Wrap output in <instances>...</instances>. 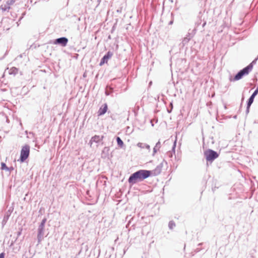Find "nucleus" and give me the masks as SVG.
Wrapping results in <instances>:
<instances>
[{
    "mask_svg": "<svg viewBox=\"0 0 258 258\" xmlns=\"http://www.w3.org/2000/svg\"><path fill=\"white\" fill-rule=\"evenodd\" d=\"M192 37H190V35L189 33H187L185 37L183 38L182 41V46H184L185 45H186L188 42L189 41V40L192 38Z\"/></svg>",
    "mask_w": 258,
    "mask_h": 258,
    "instance_id": "4468645a",
    "label": "nucleus"
},
{
    "mask_svg": "<svg viewBox=\"0 0 258 258\" xmlns=\"http://www.w3.org/2000/svg\"><path fill=\"white\" fill-rule=\"evenodd\" d=\"M197 30V28L195 27L194 29H192L191 32H188V33H189L190 35V37H193L195 34L196 33ZM190 30H189L190 31Z\"/></svg>",
    "mask_w": 258,
    "mask_h": 258,
    "instance_id": "5701e85b",
    "label": "nucleus"
},
{
    "mask_svg": "<svg viewBox=\"0 0 258 258\" xmlns=\"http://www.w3.org/2000/svg\"><path fill=\"white\" fill-rule=\"evenodd\" d=\"M175 223L173 220H171L169 222L168 228L170 230H172L175 227Z\"/></svg>",
    "mask_w": 258,
    "mask_h": 258,
    "instance_id": "412c9836",
    "label": "nucleus"
},
{
    "mask_svg": "<svg viewBox=\"0 0 258 258\" xmlns=\"http://www.w3.org/2000/svg\"><path fill=\"white\" fill-rule=\"evenodd\" d=\"M83 197L80 195L81 198L84 201L83 202L87 205H93L98 200L99 195H82Z\"/></svg>",
    "mask_w": 258,
    "mask_h": 258,
    "instance_id": "7ed1b4c3",
    "label": "nucleus"
},
{
    "mask_svg": "<svg viewBox=\"0 0 258 258\" xmlns=\"http://www.w3.org/2000/svg\"><path fill=\"white\" fill-rule=\"evenodd\" d=\"M112 55H113V52L110 51H108L103 56V57L101 58V61H100V63H99V65L100 66H102L105 63H107V61H108V60L109 59H110L112 57Z\"/></svg>",
    "mask_w": 258,
    "mask_h": 258,
    "instance_id": "9d476101",
    "label": "nucleus"
},
{
    "mask_svg": "<svg viewBox=\"0 0 258 258\" xmlns=\"http://www.w3.org/2000/svg\"><path fill=\"white\" fill-rule=\"evenodd\" d=\"M21 231H22V230H20V231H18V232H17V235H18V236H20V235L21 234Z\"/></svg>",
    "mask_w": 258,
    "mask_h": 258,
    "instance_id": "7c9ffc66",
    "label": "nucleus"
},
{
    "mask_svg": "<svg viewBox=\"0 0 258 258\" xmlns=\"http://www.w3.org/2000/svg\"><path fill=\"white\" fill-rule=\"evenodd\" d=\"M201 250V248H197L196 249H195V251L196 252H199Z\"/></svg>",
    "mask_w": 258,
    "mask_h": 258,
    "instance_id": "c85d7f7f",
    "label": "nucleus"
},
{
    "mask_svg": "<svg viewBox=\"0 0 258 258\" xmlns=\"http://www.w3.org/2000/svg\"><path fill=\"white\" fill-rule=\"evenodd\" d=\"M150 122H151V123L152 126H154V124H153V120H150Z\"/></svg>",
    "mask_w": 258,
    "mask_h": 258,
    "instance_id": "473e14b6",
    "label": "nucleus"
},
{
    "mask_svg": "<svg viewBox=\"0 0 258 258\" xmlns=\"http://www.w3.org/2000/svg\"><path fill=\"white\" fill-rule=\"evenodd\" d=\"M170 105L172 107V103H170Z\"/></svg>",
    "mask_w": 258,
    "mask_h": 258,
    "instance_id": "f704fd0d",
    "label": "nucleus"
},
{
    "mask_svg": "<svg viewBox=\"0 0 258 258\" xmlns=\"http://www.w3.org/2000/svg\"><path fill=\"white\" fill-rule=\"evenodd\" d=\"M237 198V197L236 196L235 197H229L228 198V199L229 200H231L232 199H236Z\"/></svg>",
    "mask_w": 258,
    "mask_h": 258,
    "instance_id": "c756f323",
    "label": "nucleus"
},
{
    "mask_svg": "<svg viewBox=\"0 0 258 258\" xmlns=\"http://www.w3.org/2000/svg\"><path fill=\"white\" fill-rule=\"evenodd\" d=\"M10 8H11V7H9L6 4H4V5H2L0 6V10H1L3 12H6V11L9 12V11L10 9Z\"/></svg>",
    "mask_w": 258,
    "mask_h": 258,
    "instance_id": "f3484780",
    "label": "nucleus"
},
{
    "mask_svg": "<svg viewBox=\"0 0 258 258\" xmlns=\"http://www.w3.org/2000/svg\"><path fill=\"white\" fill-rule=\"evenodd\" d=\"M168 113H170L171 112V110H168Z\"/></svg>",
    "mask_w": 258,
    "mask_h": 258,
    "instance_id": "c9c22d12",
    "label": "nucleus"
},
{
    "mask_svg": "<svg viewBox=\"0 0 258 258\" xmlns=\"http://www.w3.org/2000/svg\"><path fill=\"white\" fill-rule=\"evenodd\" d=\"M137 146L138 147L141 148H146L147 149H148L149 151L150 150V146L147 144H146V143H139L138 144H137Z\"/></svg>",
    "mask_w": 258,
    "mask_h": 258,
    "instance_id": "2eb2a0df",
    "label": "nucleus"
},
{
    "mask_svg": "<svg viewBox=\"0 0 258 258\" xmlns=\"http://www.w3.org/2000/svg\"><path fill=\"white\" fill-rule=\"evenodd\" d=\"M30 154V146L28 145H25L23 146L20 153V157L19 161L21 162H24L29 157Z\"/></svg>",
    "mask_w": 258,
    "mask_h": 258,
    "instance_id": "423d86ee",
    "label": "nucleus"
},
{
    "mask_svg": "<svg viewBox=\"0 0 258 258\" xmlns=\"http://www.w3.org/2000/svg\"><path fill=\"white\" fill-rule=\"evenodd\" d=\"M107 109H108L107 104L106 103H104L103 105H102L100 107V108L97 112L98 115L101 116V115H104L107 112Z\"/></svg>",
    "mask_w": 258,
    "mask_h": 258,
    "instance_id": "f8f14e48",
    "label": "nucleus"
},
{
    "mask_svg": "<svg viewBox=\"0 0 258 258\" xmlns=\"http://www.w3.org/2000/svg\"><path fill=\"white\" fill-rule=\"evenodd\" d=\"M202 17H203V16H202L201 13L200 12L199 13V16H198V20H197V21H196V22L195 23V27H196L197 28H198V27L202 23V22L203 21ZM203 21H204V22H203V23L202 24V27L203 28H204L205 27V26L206 25V21H204V19H203Z\"/></svg>",
    "mask_w": 258,
    "mask_h": 258,
    "instance_id": "9b49d317",
    "label": "nucleus"
},
{
    "mask_svg": "<svg viewBox=\"0 0 258 258\" xmlns=\"http://www.w3.org/2000/svg\"><path fill=\"white\" fill-rule=\"evenodd\" d=\"M203 244V243H200L198 244V246H201Z\"/></svg>",
    "mask_w": 258,
    "mask_h": 258,
    "instance_id": "72a5a7b5",
    "label": "nucleus"
},
{
    "mask_svg": "<svg viewBox=\"0 0 258 258\" xmlns=\"http://www.w3.org/2000/svg\"><path fill=\"white\" fill-rule=\"evenodd\" d=\"M257 60V58H256L250 63H249L247 66L246 67H249L250 66V72L252 70L253 65L256 64Z\"/></svg>",
    "mask_w": 258,
    "mask_h": 258,
    "instance_id": "4be33fe9",
    "label": "nucleus"
},
{
    "mask_svg": "<svg viewBox=\"0 0 258 258\" xmlns=\"http://www.w3.org/2000/svg\"><path fill=\"white\" fill-rule=\"evenodd\" d=\"M1 169L3 170L7 171L9 170L8 167L6 165V163L4 162L1 163Z\"/></svg>",
    "mask_w": 258,
    "mask_h": 258,
    "instance_id": "b1692460",
    "label": "nucleus"
},
{
    "mask_svg": "<svg viewBox=\"0 0 258 258\" xmlns=\"http://www.w3.org/2000/svg\"><path fill=\"white\" fill-rule=\"evenodd\" d=\"M8 169H9V170H7V171H8L10 174L11 173L12 171H13L14 169V167L13 166H11L10 167H8Z\"/></svg>",
    "mask_w": 258,
    "mask_h": 258,
    "instance_id": "a878e982",
    "label": "nucleus"
},
{
    "mask_svg": "<svg viewBox=\"0 0 258 258\" xmlns=\"http://www.w3.org/2000/svg\"><path fill=\"white\" fill-rule=\"evenodd\" d=\"M68 42V39L66 37H61L56 39L54 40V44H59L61 46H66Z\"/></svg>",
    "mask_w": 258,
    "mask_h": 258,
    "instance_id": "1a4fd4ad",
    "label": "nucleus"
},
{
    "mask_svg": "<svg viewBox=\"0 0 258 258\" xmlns=\"http://www.w3.org/2000/svg\"><path fill=\"white\" fill-rule=\"evenodd\" d=\"M258 94V87L254 90V91L253 92L252 95L250 96L249 99H248L247 101V106L246 109L245 110V113L246 114H248L249 112V109L251 105L253 102L254 99L255 97V96Z\"/></svg>",
    "mask_w": 258,
    "mask_h": 258,
    "instance_id": "0eeeda50",
    "label": "nucleus"
},
{
    "mask_svg": "<svg viewBox=\"0 0 258 258\" xmlns=\"http://www.w3.org/2000/svg\"><path fill=\"white\" fill-rule=\"evenodd\" d=\"M86 194H89V191H87Z\"/></svg>",
    "mask_w": 258,
    "mask_h": 258,
    "instance_id": "e433bc0d",
    "label": "nucleus"
},
{
    "mask_svg": "<svg viewBox=\"0 0 258 258\" xmlns=\"http://www.w3.org/2000/svg\"><path fill=\"white\" fill-rule=\"evenodd\" d=\"M161 148V143L159 141L156 144L155 147L153 148V156L155 155L156 153H157V151H158L160 148Z\"/></svg>",
    "mask_w": 258,
    "mask_h": 258,
    "instance_id": "dca6fc26",
    "label": "nucleus"
},
{
    "mask_svg": "<svg viewBox=\"0 0 258 258\" xmlns=\"http://www.w3.org/2000/svg\"><path fill=\"white\" fill-rule=\"evenodd\" d=\"M204 156L208 162L212 163L219 156L218 153L212 149H208L204 152Z\"/></svg>",
    "mask_w": 258,
    "mask_h": 258,
    "instance_id": "20e7f679",
    "label": "nucleus"
},
{
    "mask_svg": "<svg viewBox=\"0 0 258 258\" xmlns=\"http://www.w3.org/2000/svg\"><path fill=\"white\" fill-rule=\"evenodd\" d=\"M103 138V136L100 137L99 136H98V135H95L94 136H93L91 138V140L89 141V144H90V146H91L92 145V143L93 142L98 143L100 141L102 140Z\"/></svg>",
    "mask_w": 258,
    "mask_h": 258,
    "instance_id": "ddd939ff",
    "label": "nucleus"
},
{
    "mask_svg": "<svg viewBox=\"0 0 258 258\" xmlns=\"http://www.w3.org/2000/svg\"><path fill=\"white\" fill-rule=\"evenodd\" d=\"M116 142L118 146L120 148H122L124 145L123 141L120 138V137H117L116 138Z\"/></svg>",
    "mask_w": 258,
    "mask_h": 258,
    "instance_id": "aec40b11",
    "label": "nucleus"
},
{
    "mask_svg": "<svg viewBox=\"0 0 258 258\" xmlns=\"http://www.w3.org/2000/svg\"><path fill=\"white\" fill-rule=\"evenodd\" d=\"M173 20H171L169 22V25H171L173 24Z\"/></svg>",
    "mask_w": 258,
    "mask_h": 258,
    "instance_id": "2f4dec72",
    "label": "nucleus"
},
{
    "mask_svg": "<svg viewBox=\"0 0 258 258\" xmlns=\"http://www.w3.org/2000/svg\"><path fill=\"white\" fill-rule=\"evenodd\" d=\"M15 2V0H7L6 4L11 7V6L13 5Z\"/></svg>",
    "mask_w": 258,
    "mask_h": 258,
    "instance_id": "393cba45",
    "label": "nucleus"
},
{
    "mask_svg": "<svg viewBox=\"0 0 258 258\" xmlns=\"http://www.w3.org/2000/svg\"><path fill=\"white\" fill-rule=\"evenodd\" d=\"M5 252H2L0 253V258H5Z\"/></svg>",
    "mask_w": 258,
    "mask_h": 258,
    "instance_id": "bb28decb",
    "label": "nucleus"
},
{
    "mask_svg": "<svg viewBox=\"0 0 258 258\" xmlns=\"http://www.w3.org/2000/svg\"><path fill=\"white\" fill-rule=\"evenodd\" d=\"M18 72V69L15 67H12L11 68L9 71V73L10 75H15Z\"/></svg>",
    "mask_w": 258,
    "mask_h": 258,
    "instance_id": "a211bd4d",
    "label": "nucleus"
},
{
    "mask_svg": "<svg viewBox=\"0 0 258 258\" xmlns=\"http://www.w3.org/2000/svg\"><path fill=\"white\" fill-rule=\"evenodd\" d=\"M151 174V171L147 170H139L132 174L128 179L130 183L134 184L148 178Z\"/></svg>",
    "mask_w": 258,
    "mask_h": 258,
    "instance_id": "f257e3e1",
    "label": "nucleus"
},
{
    "mask_svg": "<svg viewBox=\"0 0 258 258\" xmlns=\"http://www.w3.org/2000/svg\"><path fill=\"white\" fill-rule=\"evenodd\" d=\"M175 147H176V141L174 142L173 147H172V150L174 151V152H175L174 150H175Z\"/></svg>",
    "mask_w": 258,
    "mask_h": 258,
    "instance_id": "cd10ccee",
    "label": "nucleus"
},
{
    "mask_svg": "<svg viewBox=\"0 0 258 258\" xmlns=\"http://www.w3.org/2000/svg\"><path fill=\"white\" fill-rule=\"evenodd\" d=\"M250 66L249 67H245L243 69L239 71L234 76V78H230V81H235L240 80L243 76H246L250 72Z\"/></svg>",
    "mask_w": 258,
    "mask_h": 258,
    "instance_id": "39448f33",
    "label": "nucleus"
},
{
    "mask_svg": "<svg viewBox=\"0 0 258 258\" xmlns=\"http://www.w3.org/2000/svg\"><path fill=\"white\" fill-rule=\"evenodd\" d=\"M47 221V218L44 217L38 226L37 229V238L38 240V244H39L43 240L44 236V227L45 223Z\"/></svg>",
    "mask_w": 258,
    "mask_h": 258,
    "instance_id": "f03ea898",
    "label": "nucleus"
},
{
    "mask_svg": "<svg viewBox=\"0 0 258 258\" xmlns=\"http://www.w3.org/2000/svg\"><path fill=\"white\" fill-rule=\"evenodd\" d=\"M257 155H258V152H257Z\"/></svg>",
    "mask_w": 258,
    "mask_h": 258,
    "instance_id": "4c0bfd02",
    "label": "nucleus"
},
{
    "mask_svg": "<svg viewBox=\"0 0 258 258\" xmlns=\"http://www.w3.org/2000/svg\"><path fill=\"white\" fill-rule=\"evenodd\" d=\"M13 210L14 208L13 206H11L9 208V210L5 213L2 222V225L3 227H4V226L7 223V221L9 220V217H10Z\"/></svg>",
    "mask_w": 258,
    "mask_h": 258,
    "instance_id": "6e6552de",
    "label": "nucleus"
},
{
    "mask_svg": "<svg viewBox=\"0 0 258 258\" xmlns=\"http://www.w3.org/2000/svg\"><path fill=\"white\" fill-rule=\"evenodd\" d=\"M113 92V88H112L111 87H109V86H107L106 87V90H105V95L106 96H108L112 92Z\"/></svg>",
    "mask_w": 258,
    "mask_h": 258,
    "instance_id": "6ab92c4d",
    "label": "nucleus"
}]
</instances>
